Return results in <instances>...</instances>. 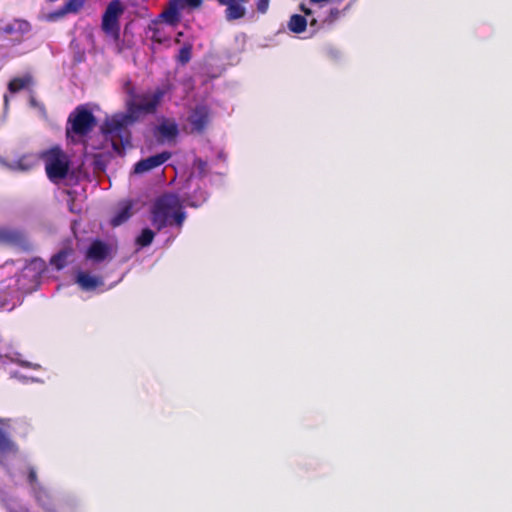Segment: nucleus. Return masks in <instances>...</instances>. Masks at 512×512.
I'll use <instances>...</instances> for the list:
<instances>
[{"label":"nucleus","instance_id":"nucleus-11","mask_svg":"<svg viewBox=\"0 0 512 512\" xmlns=\"http://www.w3.org/2000/svg\"><path fill=\"white\" fill-rule=\"evenodd\" d=\"M31 26L28 21L22 19H14L12 22L5 24L0 31L6 35L20 39L24 34L28 33Z\"/></svg>","mask_w":512,"mask_h":512},{"label":"nucleus","instance_id":"nucleus-16","mask_svg":"<svg viewBox=\"0 0 512 512\" xmlns=\"http://www.w3.org/2000/svg\"><path fill=\"white\" fill-rule=\"evenodd\" d=\"M85 0H66L63 6L54 12L56 17H64L67 14H76L84 6Z\"/></svg>","mask_w":512,"mask_h":512},{"label":"nucleus","instance_id":"nucleus-23","mask_svg":"<svg viewBox=\"0 0 512 512\" xmlns=\"http://www.w3.org/2000/svg\"><path fill=\"white\" fill-rule=\"evenodd\" d=\"M154 237L155 232L153 230L150 228H144L140 235L136 238L135 243L140 247H147L153 242Z\"/></svg>","mask_w":512,"mask_h":512},{"label":"nucleus","instance_id":"nucleus-36","mask_svg":"<svg viewBox=\"0 0 512 512\" xmlns=\"http://www.w3.org/2000/svg\"><path fill=\"white\" fill-rule=\"evenodd\" d=\"M70 212H75L74 211V206H70Z\"/></svg>","mask_w":512,"mask_h":512},{"label":"nucleus","instance_id":"nucleus-7","mask_svg":"<svg viewBox=\"0 0 512 512\" xmlns=\"http://www.w3.org/2000/svg\"><path fill=\"white\" fill-rule=\"evenodd\" d=\"M209 120V109L204 105L196 106L188 117L192 130L198 133H202L205 130Z\"/></svg>","mask_w":512,"mask_h":512},{"label":"nucleus","instance_id":"nucleus-13","mask_svg":"<svg viewBox=\"0 0 512 512\" xmlns=\"http://www.w3.org/2000/svg\"><path fill=\"white\" fill-rule=\"evenodd\" d=\"M83 290L91 291L103 285L101 277L92 276L87 272H79L76 279Z\"/></svg>","mask_w":512,"mask_h":512},{"label":"nucleus","instance_id":"nucleus-31","mask_svg":"<svg viewBox=\"0 0 512 512\" xmlns=\"http://www.w3.org/2000/svg\"><path fill=\"white\" fill-rule=\"evenodd\" d=\"M94 171H104L107 162H92Z\"/></svg>","mask_w":512,"mask_h":512},{"label":"nucleus","instance_id":"nucleus-26","mask_svg":"<svg viewBox=\"0 0 512 512\" xmlns=\"http://www.w3.org/2000/svg\"><path fill=\"white\" fill-rule=\"evenodd\" d=\"M340 15V11L337 8H332L329 11L328 16L323 20L324 23L332 24Z\"/></svg>","mask_w":512,"mask_h":512},{"label":"nucleus","instance_id":"nucleus-14","mask_svg":"<svg viewBox=\"0 0 512 512\" xmlns=\"http://www.w3.org/2000/svg\"><path fill=\"white\" fill-rule=\"evenodd\" d=\"M74 250L71 246H66L50 259V264L57 270H61L67 266L69 259L73 256Z\"/></svg>","mask_w":512,"mask_h":512},{"label":"nucleus","instance_id":"nucleus-10","mask_svg":"<svg viewBox=\"0 0 512 512\" xmlns=\"http://www.w3.org/2000/svg\"><path fill=\"white\" fill-rule=\"evenodd\" d=\"M134 202L132 200H123L119 202L115 215L110 220L113 227H117L128 221L133 215Z\"/></svg>","mask_w":512,"mask_h":512},{"label":"nucleus","instance_id":"nucleus-33","mask_svg":"<svg viewBox=\"0 0 512 512\" xmlns=\"http://www.w3.org/2000/svg\"><path fill=\"white\" fill-rule=\"evenodd\" d=\"M206 163L207 162H203V161L198 162L197 169L198 170H203L205 168Z\"/></svg>","mask_w":512,"mask_h":512},{"label":"nucleus","instance_id":"nucleus-25","mask_svg":"<svg viewBox=\"0 0 512 512\" xmlns=\"http://www.w3.org/2000/svg\"><path fill=\"white\" fill-rule=\"evenodd\" d=\"M191 55H192V46L185 45L179 50L177 60L181 64H187L191 59Z\"/></svg>","mask_w":512,"mask_h":512},{"label":"nucleus","instance_id":"nucleus-8","mask_svg":"<svg viewBox=\"0 0 512 512\" xmlns=\"http://www.w3.org/2000/svg\"><path fill=\"white\" fill-rule=\"evenodd\" d=\"M9 426L10 419L0 418V454H16L19 451L18 445L7 431Z\"/></svg>","mask_w":512,"mask_h":512},{"label":"nucleus","instance_id":"nucleus-20","mask_svg":"<svg viewBox=\"0 0 512 512\" xmlns=\"http://www.w3.org/2000/svg\"><path fill=\"white\" fill-rule=\"evenodd\" d=\"M31 83H32V77L30 75H25L24 77H15L9 81L8 90L11 93H16L22 89H25Z\"/></svg>","mask_w":512,"mask_h":512},{"label":"nucleus","instance_id":"nucleus-27","mask_svg":"<svg viewBox=\"0 0 512 512\" xmlns=\"http://www.w3.org/2000/svg\"><path fill=\"white\" fill-rule=\"evenodd\" d=\"M270 0H258L257 1V11L261 14H265L269 8Z\"/></svg>","mask_w":512,"mask_h":512},{"label":"nucleus","instance_id":"nucleus-30","mask_svg":"<svg viewBox=\"0 0 512 512\" xmlns=\"http://www.w3.org/2000/svg\"><path fill=\"white\" fill-rule=\"evenodd\" d=\"M183 2V8L187 5L192 8H197L201 6L202 0H182Z\"/></svg>","mask_w":512,"mask_h":512},{"label":"nucleus","instance_id":"nucleus-37","mask_svg":"<svg viewBox=\"0 0 512 512\" xmlns=\"http://www.w3.org/2000/svg\"><path fill=\"white\" fill-rule=\"evenodd\" d=\"M70 212H75L74 211V206H70Z\"/></svg>","mask_w":512,"mask_h":512},{"label":"nucleus","instance_id":"nucleus-17","mask_svg":"<svg viewBox=\"0 0 512 512\" xmlns=\"http://www.w3.org/2000/svg\"><path fill=\"white\" fill-rule=\"evenodd\" d=\"M182 0H171L169 7L161 14V16L170 24H175L179 21V10L183 9Z\"/></svg>","mask_w":512,"mask_h":512},{"label":"nucleus","instance_id":"nucleus-32","mask_svg":"<svg viewBox=\"0 0 512 512\" xmlns=\"http://www.w3.org/2000/svg\"><path fill=\"white\" fill-rule=\"evenodd\" d=\"M300 10L304 13L305 16H309L312 14V10L307 8L304 4L300 5Z\"/></svg>","mask_w":512,"mask_h":512},{"label":"nucleus","instance_id":"nucleus-19","mask_svg":"<svg viewBox=\"0 0 512 512\" xmlns=\"http://www.w3.org/2000/svg\"><path fill=\"white\" fill-rule=\"evenodd\" d=\"M39 160H68L66 154L59 145L42 151L39 154Z\"/></svg>","mask_w":512,"mask_h":512},{"label":"nucleus","instance_id":"nucleus-18","mask_svg":"<svg viewBox=\"0 0 512 512\" xmlns=\"http://www.w3.org/2000/svg\"><path fill=\"white\" fill-rule=\"evenodd\" d=\"M208 199L207 192L201 188L194 191L193 194L186 196L183 199V203H185L189 207L198 208L202 206Z\"/></svg>","mask_w":512,"mask_h":512},{"label":"nucleus","instance_id":"nucleus-12","mask_svg":"<svg viewBox=\"0 0 512 512\" xmlns=\"http://www.w3.org/2000/svg\"><path fill=\"white\" fill-rule=\"evenodd\" d=\"M71 162H46V173L52 182H59L64 179L69 171V164Z\"/></svg>","mask_w":512,"mask_h":512},{"label":"nucleus","instance_id":"nucleus-4","mask_svg":"<svg viewBox=\"0 0 512 512\" xmlns=\"http://www.w3.org/2000/svg\"><path fill=\"white\" fill-rule=\"evenodd\" d=\"M124 89L129 96L125 102V107L138 120L143 115L154 114L165 95L164 90L160 88L152 93L137 94L131 81L125 83Z\"/></svg>","mask_w":512,"mask_h":512},{"label":"nucleus","instance_id":"nucleus-29","mask_svg":"<svg viewBox=\"0 0 512 512\" xmlns=\"http://www.w3.org/2000/svg\"><path fill=\"white\" fill-rule=\"evenodd\" d=\"M27 480L31 485L36 484L38 481L36 470L33 467H30L28 470Z\"/></svg>","mask_w":512,"mask_h":512},{"label":"nucleus","instance_id":"nucleus-5","mask_svg":"<svg viewBox=\"0 0 512 512\" xmlns=\"http://www.w3.org/2000/svg\"><path fill=\"white\" fill-rule=\"evenodd\" d=\"M123 13V3L120 0H112L108 3L102 15L101 29L115 43L120 40L119 19Z\"/></svg>","mask_w":512,"mask_h":512},{"label":"nucleus","instance_id":"nucleus-6","mask_svg":"<svg viewBox=\"0 0 512 512\" xmlns=\"http://www.w3.org/2000/svg\"><path fill=\"white\" fill-rule=\"evenodd\" d=\"M218 4L225 6V19L228 22L242 19L246 16L245 0H216Z\"/></svg>","mask_w":512,"mask_h":512},{"label":"nucleus","instance_id":"nucleus-21","mask_svg":"<svg viewBox=\"0 0 512 512\" xmlns=\"http://www.w3.org/2000/svg\"><path fill=\"white\" fill-rule=\"evenodd\" d=\"M307 27V19L305 16L294 14L290 17L288 28L294 33H302Z\"/></svg>","mask_w":512,"mask_h":512},{"label":"nucleus","instance_id":"nucleus-22","mask_svg":"<svg viewBox=\"0 0 512 512\" xmlns=\"http://www.w3.org/2000/svg\"><path fill=\"white\" fill-rule=\"evenodd\" d=\"M1 164L12 172H27L34 167V162H1Z\"/></svg>","mask_w":512,"mask_h":512},{"label":"nucleus","instance_id":"nucleus-15","mask_svg":"<svg viewBox=\"0 0 512 512\" xmlns=\"http://www.w3.org/2000/svg\"><path fill=\"white\" fill-rule=\"evenodd\" d=\"M156 135L158 139L164 141L174 140L178 135V126L174 122H164L157 127Z\"/></svg>","mask_w":512,"mask_h":512},{"label":"nucleus","instance_id":"nucleus-1","mask_svg":"<svg viewBox=\"0 0 512 512\" xmlns=\"http://www.w3.org/2000/svg\"><path fill=\"white\" fill-rule=\"evenodd\" d=\"M138 121L127 109L106 116L100 126L104 141L100 146H91V149L100 151L94 155V160H100L104 155L124 157L126 151L133 147L131 128Z\"/></svg>","mask_w":512,"mask_h":512},{"label":"nucleus","instance_id":"nucleus-24","mask_svg":"<svg viewBox=\"0 0 512 512\" xmlns=\"http://www.w3.org/2000/svg\"><path fill=\"white\" fill-rule=\"evenodd\" d=\"M164 162H136L133 168L134 174H142L148 172L151 169L163 164Z\"/></svg>","mask_w":512,"mask_h":512},{"label":"nucleus","instance_id":"nucleus-2","mask_svg":"<svg viewBox=\"0 0 512 512\" xmlns=\"http://www.w3.org/2000/svg\"><path fill=\"white\" fill-rule=\"evenodd\" d=\"M150 214L151 223L157 231L173 225L181 228L186 219L183 202L174 193H163L158 196L151 205Z\"/></svg>","mask_w":512,"mask_h":512},{"label":"nucleus","instance_id":"nucleus-28","mask_svg":"<svg viewBox=\"0 0 512 512\" xmlns=\"http://www.w3.org/2000/svg\"><path fill=\"white\" fill-rule=\"evenodd\" d=\"M171 154L169 152H162L156 155L149 156L145 160H169Z\"/></svg>","mask_w":512,"mask_h":512},{"label":"nucleus","instance_id":"nucleus-3","mask_svg":"<svg viewBox=\"0 0 512 512\" xmlns=\"http://www.w3.org/2000/svg\"><path fill=\"white\" fill-rule=\"evenodd\" d=\"M97 126V118L86 104L76 106L68 115L65 125L67 143L81 144L87 150L94 146L88 143V136Z\"/></svg>","mask_w":512,"mask_h":512},{"label":"nucleus","instance_id":"nucleus-34","mask_svg":"<svg viewBox=\"0 0 512 512\" xmlns=\"http://www.w3.org/2000/svg\"><path fill=\"white\" fill-rule=\"evenodd\" d=\"M30 104H31V106H33V107H38V106H39V105H38V103H37V101L35 100V98H34V97H31V98H30Z\"/></svg>","mask_w":512,"mask_h":512},{"label":"nucleus","instance_id":"nucleus-35","mask_svg":"<svg viewBox=\"0 0 512 512\" xmlns=\"http://www.w3.org/2000/svg\"><path fill=\"white\" fill-rule=\"evenodd\" d=\"M317 25V20L315 18L310 20V26L314 27Z\"/></svg>","mask_w":512,"mask_h":512},{"label":"nucleus","instance_id":"nucleus-9","mask_svg":"<svg viewBox=\"0 0 512 512\" xmlns=\"http://www.w3.org/2000/svg\"><path fill=\"white\" fill-rule=\"evenodd\" d=\"M110 246L100 239H95L89 245L85 257L93 262L100 263L110 254Z\"/></svg>","mask_w":512,"mask_h":512}]
</instances>
